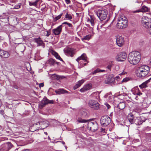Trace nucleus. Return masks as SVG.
<instances>
[{"mask_svg":"<svg viewBox=\"0 0 151 151\" xmlns=\"http://www.w3.org/2000/svg\"><path fill=\"white\" fill-rule=\"evenodd\" d=\"M129 151H134V150H131Z\"/></svg>","mask_w":151,"mask_h":151,"instance_id":"nucleus-64","label":"nucleus"},{"mask_svg":"<svg viewBox=\"0 0 151 151\" xmlns=\"http://www.w3.org/2000/svg\"><path fill=\"white\" fill-rule=\"evenodd\" d=\"M127 55L124 52H121L119 53L116 57V59L118 61H122L124 60L127 58Z\"/></svg>","mask_w":151,"mask_h":151,"instance_id":"nucleus-8","label":"nucleus"},{"mask_svg":"<svg viewBox=\"0 0 151 151\" xmlns=\"http://www.w3.org/2000/svg\"><path fill=\"white\" fill-rule=\"evenodd\" d=\"M91 38V35H88L84 36V37L82 38V40H88L90 39Z\"/></svg>","mask_w":151,"mask_h":151,"instance_id":"nucleus-34","label":"nucleus"},{"mask_svg":"<svg viewBox=\"0 0 151 151\" xmlns=\"http://www.w3.org/2000/svg\"><path fill=\"white\" fill-rule=\"evenodd\" d=\"M55 92L58 94H60L67 92V91L63 89H59L55 91Z\"/></svg>","mask_w":151,"mask_h":151,"instance_id":"nucleus-22","label":"nucleus"},{"mask_svg":"<svg viewBox=\"0 0 151 151\" xmlns=\"http://www.w3.org/2000/svg\"><path fill=\"white\" fill-rule=\"evenodd\" d=\"M88 126L90 129L93 132L96 131L98 128V124L95 121L88 122Z\"/></svg>","mask_w":151,"mask_h":151,"instance_id":"nucleus-7","label":"nucleus"},{"mask_svg":"<svg viewBox=\"0 0 151 151\" xmlns=\"http://www.w3.org/2000/svg\"><path fill=\"white\" fill-rule=\"evenodd\" d=\"M4 111L3 110H0V113L3 114Z\"/></svg>","mask_w":151,"mask_h":151,"instance_id":"nucleus-56","label":"nucleus"},{"mask_svg":"<svg viewBox=\"0 0 151 151\" xmlns=\"http://www.w3.org/2000/svg\"><path fill=\"white\" fill-rule=\"evenodd\" d=\"M14 87L16 89H18V88H19L18 86H17V85H14Z\"/></svg>","mask_w":151,"mask_h":151,"instance_id":"nucleus-48","label":"nucleus"},{"mask_svg":"<svg viewBox=\"0 0 151 151\" xmlns=\"http://www.w3.org/2000/svg\"><path fill=\"white\" fill-rule=\"evenodd\" d=\"M87 57L86 54L83 53L80 57H79L76 60L77 61L78 63H80L81 62L80 61L81 60H83L84 61L87 62V63L88 62L87 61Z\"/></svg>","mask_w":151,"mask_h":151,"instance_id":"nucleus-13","label":"nucleus"},{"mask_svg":"<svg viewBox=\"0 0 151 151\" xmlns=\"http://www.w3.org/2000/svg\"><path fill=\"white\" fill-rule=\"evenodd\" d=\"M68 23L67 22H64L62 24H68Z\"/></svg>","mask_w":151,"mask_h":151,"instance_id":"nucleus-54","label":"nucleus"},{"mask_svg":"<svg viewBox=\"0 0 151 151\" xmlns=\"http://www.w3.org/2000/svg\"><path fill=\"white\" fill-rule=\"evenodd\" d=\"M106 106L107 107V108L108 109H109L110 108V106L109 104H106Z\"/></svg>","mask_w":151,"mask_h":151,"instance_id":"nucleus-49","label":"nucleus"},{"mask_svg":"<svg viewBox=\"0 0 151 151\" xmlns=\"http://www.w3.org/2000/svg\"><path fill=\"white\" fill-rule=\"evenodd\" d=\"M111 93H107L104 96L105 99H106L107 100H109V98L111 96Z\"/></svg>","mask_w":151,"mask_h":151,"instance_id":"nucleus-36","label":"nucleus"},{"mask_svg":"<svg viewBox=\"0 0 151 151\" xmlns=\"http://www.w3.org/2000/svg\"><path fill=\"white\" fill-rule=\"evenodd\" d=\"M126 72H122L119 75H124L126 74Z\"/></svg>","mask_w":151,"mask_h":151,"instance_id":"nucleus-50","label":"nucleus"},{"mask_svg":"<svg viewBox=\"0 0 151 151\" xmlns=\"http://www.w3.org/2000/svg\"><path fill=\"white\" fill-rule=\"evenodd\" d=\"M4 151H8L13 147V145L10 142H7L5 145Z\"/></svg>","mask_w":151,"mask_h":151,"instance_id":"nucleus-24","label":"nucleus"},{"mask_svg":"<svg viewBox=\"0 0 151 151\" xmlns=\"http://www.w3.org/2000/svg\"><path fill=\"white\" fill-rule=\"evenodd\" d=\"M108 20H106V21H105V23H106V22H107V21H108Z\"/></svg>","mask_w":151,"mask_h":151,"instance_id":"nucleus-61","label":"nucleus"},{"mask_svg":"<svg viewBox=\"0 0 151 151\" xmlns=\"http://www.w3.org/2000/svg\"><path fill=\"white\" fill-rule=\"evenodd\" d=\"M0 55L4 58H8L9 56V54L8 52L2 50H0Z\"/></svg>","mask_w":151,"mask_h":151,"instance_id":"nucleus-17","label":"nucleus"},{"mask_svg":"<svg viewBox=\"0 0 151 151\" xmlns=\"http://www.w3.org/2000/svg\"><path fill=\"white\" fill-rule=\"evenodd\" d=\"M100 93V92H96L93 93L91 95L95 97L96 99H98L100 98V96L99 94Z\"/></svg>","mask_w":151,"mask_h":151,"instance_id":"nucleus-26","label":"nucleus"},{"mask_svg":"<svg viewBox=\"0 0 151 151\" xmlns=\"http://www.w3.org/2000/svg\"><path fill=\"white\" fill-rule=\"evenodd\" d=\"M140 0H137L136 2L138 3H140Z\"/></svg>","mask_w":151,"mask_h":151,"instance_id":"nucleus-55","label":"nucleus"},{"mask_svg":"<svg viewBox=\"0 0 151 151\" xmlns=\"http://www.w3.org/2000/svg\"><path fill=\"white\" fill-rule=\"evenodd\" d=\"M46 33H47V34L46 35V36L47 37H48L50 35V32H49L47 31H46Z\"/></svg>","mask_w":151,"mask_h":151,"instance_id":"nucleus-45","label":"nucleus"},{"mask_svg":"<svg viewBox=\"0 0 151 151\" xmlns=\"http://www.w3.org/2000/svg\"><path fill=\"white\" fill-rule=\"evenodd\" d=\"M41 127L42 129H44L48 127V122L46 121L40 122Z\"/></svg>","mask_w":151,"mask_h":151,"instance_id":"nucleus-21","label":"nucleus"},{"mask_svg":"<svg viewBox=\"0 0 151 151\" xmlns=\"http://www.w3.org/2000/svg\"><path fill=\"white\" fill-rule=\"evenodd\" d=\"M135 99L137 100L138 99V96H136V97H135Z\"/></svg>","mask_w":151,"mask_h":151,"instance_id":"nucleus-57","label":"nucleus"},{"mask_svg":"<svg viewBox=\"0 0 151 151\" xmlns=\"http://www.w3.org/2000/svg\"><path fill=\"white\" fill-rule=\"evenodd\" d=\"M105 70H100V72H103Z\"/></svg>","mask_w":151,"mask_h":151,"instance_id":"nucleus-58","label":"nucleus"},{"mask_svg":"<svg viewBox=\"0 0 151 151\" xmlns=\"http://www.w3.org/2000/svg\"><path fill=\"white\" fill-rule=\"evenodd\" d=\"M147 29V31L150 33V34L151 35V25Z\"/></svg>","mask_w":151,"mask_h":151,"instance_id":"nucleus-39","label":"nucleus"},{"mask_svg":"<svg viewBox=\"0 0 151 151\" xmlns=\"http://www.w3.org/2000/svg\"><path fill=\"white\" fill-rule=\"evenodd\" d=\"M29 6H36V4H35V3H34V2H29Z\"/></svg>","mask_w":151,"mask_h":151,"instance_id":"nucleus-40","label":"nucleus"},{"mask_svg":"<svg viewBox=\"0 0 151 151\" xmlns=\"http://www.w3.org/2000/svg\"><path fill=\"white\" fill-rule=\"evenodd\" d=\"M21 5L20 4H19L18 5H16L14 8L15 9H18L20 7Z\"/></svg>","mask_w":151,"mask_h":151,"instance_id":"nucleus-42","label":"nucleus"},{"mask_svg":"<svg viewBox=\"0 0 151 151\" xmlns=\"http://www.w3.org/2000/svg\"><path fill=\"white\" fill-rule=\"evenodd\" d=\"M64 52L66 55L71 57H73L75 54L74 50L70 48L64 49Z\"/></svg>","mask_w":151,"mask_h":151,"instance_id":"nucleus-10","label":"nucleus"},{"mask_svg":"<svg viewBox=\"0 0 151 151\" xmlns=\"http://www.w3.org/2000/svg\"><path fill=\"white\" fill-rule=\"evenodd\" d=\"M38 1H39L38 0H36V1L35 2H34V3H35V4H36V5H37V3L38 2Z\"/></svg>","mask_w":151,"mask_h":151,"instance_id":"nucleus-53","label":"nucleus"},{"mask_svg":"<svg viewBox=\"0 0 151 151\" xmlns=\"http://www.w3.org/2000/svg\"><path fill=\"white\" fill-rule=\"evenodd\" d=\"M96 14L101 21L106 19L107 16L108 12L106 9L101 8L99 9L96 12Z\"/></svg>","mask_w":151,"mask_h":151,"instance_id":"nucleus-4","label":"nucleus"},{"mask_svg":"<svg viewBox=\"0 0 151 151\" xmlns=\"http://www.w3.org/2000/svg\"><path fill=\"white\" fill-rule=\"evenodd\" d=\"M92 87L91 84H88L85 85L83 88L80 89V91L82 92H84L90 89Z\"/></svg>","mask_w":151,"mask_h":151,"instance_id":"nucleus-16","label":"nucleus"},{"mask_svg":"<svg viewBox=\"0 0 151 151\" xmlns=\"http://www.w3.org/2000/svg\"><path fill=\"white\" fill-rule=\"evenodd\" d=\"M111 122V119L107 115L102 117L100 119V123L102 127H105L108 126Z\"/></svg>","mask_w":151,"mask_h":151,"instance_id":"nucleus-6","label":"nucleus"},{"mask_svg":"<svg viewBox=\"0 0 151 151\" xmlns=\"http://www.w3.org/2000/svg\"><path fill=\"white\" fill-rule=\"evenodd\" d=\"M90 107L95 109H98L99 108V104L97 101L94 100H91L88 102Z\"/></svg>","mask_w":151,"mask_h":151,"instance_id":"nucleus-9","label":"nucleus"},{"mask_svg":"<svg viewBox=\"0 0 151 151\" xmlns=\"http://www.w3.org/2000/svg\"><path fill=\"white\" fill-rule=\"evenodd\" d=\"M84 65L85 66V65H86V63H84Z\"/></svg>","mask_w":151,"mask_h":151,"instance_id":"nucleus-62","label":"nucleus"},{"mask_svg":"<svg viewBox=\"0 0 151 151\" xmlns=\"http://www.w3.org/2000/svg\"><path fill=\"white\" fill-rule=\"evenodd\" d=\"M114 81V78L113 77H111L110 76H108L105 82L106 83H109L113 82Z\"/></svg>","mask_w":151,"mask_h":151,"instance_id":"nucleus-25","label":"nucleus"},{"mask_svg":"<svg viewBox=\"0 0 151 151\" xmlns=\"http://www.w3.org/2000/svg\"><path fill=\"white\" fill-rule=\"evenodd\" d=\"M150 68L146 65L139 67L137 70V75L139 77H144L147 75L150 71Z\"/></svg>","mask_w":151,"mask_h":151,"instance_id":"nucleus-2","label":"nucleus"},{"mask_svg":"<svg viewBox=\"0 0 151 151\" xmlns=\"http://www.w3.org/2000/svg\"><path fill=\"white\" fill-rule=\"evenodd\" d=\"M142 151H149L147 150H143Z\"/></svg>","mask_w":151,"mask_h":151,"instance_id":"nucleus-59","label":"nucleus"},{"mask_svg":"<svg viewBox=\"0 0 151 151\" xmlns=\"http://www.w3.org/2000/svg\"><path fill=\"white\" fill-rule=\"evenodd\" d=\"M62 30V25L52 30L53 33L55 35H59L61 32Z\"/></svg>","mask_w":151,"mask_h":151,"instance_id":"nucleus-14","label":"nucleus"},{"mask_svg":"<svg viewBox=\"0 0 151 151\" xmlns=\"http://www.w3.org/2000/svg\"><path fill=\"white\" fill-rule=\"evenodd\" d=\"M68 25L69 27H71L72 26V25L71 24L68 23Z\"/></svg>","mask_w":151,"mask_h":151,"instance_id":"nucleus-52","label":"nucleus"},{"mask_svg":"<svg viewBox=\"0 0 151 151\" xmlns=\"http://www.w3.org/2000/svg\"><path fill=\"white\" fill-rule=\"evenodd\" d=\"M150 79H151V78L145 82L143 83L141 85H139V87H140L141 88H142L145 87L146 86V85L147 84V83L150 81Z\"/></svg>","mask_w":151,"mask_h":151,"instance_id":"nucleus-28","label":"nucleus"},{"mask_svg":"<svg viewBox=\"0 0 151 151\" xmlns=\"http://www.w3.org/2000/svg\"><path fill=\"white\" fill-rule=\"evenodd\" d=\"M33 40L34 41L38 44V45H42L43 44V41L41 39L40 37H39L38 38H35Z\"/></svg>","mask_w":151,"mask_h":151,"instance_id":"nucleus-20","label":"nucleus"},{"mask_svg":"<svg viewBox=\"0 0 151 151\" xmlns=\"http://www.w3.org/2000/svg\"><path fill=\"white\" fill-rule=\"evenodd\" d=\"M47 63L51 65H54L55 64L58 65L59 64V63L55 62L54 60L51 58L48 60Z\"/></svg>","mask_w":151,"mask_h":151,"instance_id":"nucleus-23","label":"nucleus"},{"mask_svg":"<svg viewBox=\"0 0 151 151\" xmlns=\"http://www.w3.org/2000/svg\"><path fill=\"white\" fill-rule=\"evenodd\" d=\"M90 19H89L90 22L91 23V25L92 26H93L94 25V20L95 18L93 16H90Z\"/></svg>","mask_w":151,"mask_h":151,"instance_id":"nucleus-29","label":"nucleus"},{"mask_svg":"<svg viewBox=\"0 0 151 151\" xmlns=\"http://www.w3.org/2000/svg\"><path fill=\"white\" fill-rule=\"evenodd\" d=\"M111 66V65H109L107 67V68L109 70H110Z\"/></svg>","mask_w":151,"mask_h":151,"instance_id":"nucleus-46","label":"nucleus"},{"mask_svg":"<svg viewBox=\"0 0 151 151\" xmlns=\"http://www.w3.org/2000/svg\"><path fill=\"white\" fill-rule=\"evenodd\" d=\"M52 54L53 55H54L55 56V57L57 59H59L61 61H63V60L61 58L60 56L59 55L57 52L54 51L53 52Z\"/></svg>","mask_w":151,"mask_h":151,"instance_id":"nucleus-30","label":"nucleus"},{"mask_svg":"<svg viewBox=\"0 0 151 151\" xmlns=\"http://www.w3.org/2000/svg\"><path fill=\"white\" fill-rule=\"evenodd\" d=\"M116 43L119 47H122L124 43V40L122 36H118L116 38Z\"/></svg>","mask_w":151,"mask_h":151,"instance_id":"nucleus-11","label":"nucleus"},{"mask_svg":"<svg viewBox=\"0 0 151 151\" xmlns=\"http://www.w3.org/2000/svg\"><path fill=\"white\" fill-rule=\"evenodd\" d=\"M62 143L63 144V145H65V143L63 141H62Z\"/></svg>","mask_w":151,"mask_h":151,"instance_id":"nucleus-60","label":"nucleus"},{"mask_svg":"<svg viewBox=\"0 0 151 151\" xmlns=\"http://www.w3.org/2000/svg\"><path fill=\"white\" fill-rule=\"evenodd\" d=\"M141 10L142 12H147L149 11V9L147 6H143L142 7Z\"/></svg>","mask_w":151,"mask_h":151,"instance_id":"nucleus-33","label":"nucleus"},{"mask_svg":"<svg viewBox=\"0 0 151 151\" xmlns=\"http://www.w3.org/2000/svg\"><path fill=\"white\" fill-rule=\"evenodd\" d=\"M65 18H68L69 19H72V17L70 14H68L67 13L65 15Z\"/></svg>","mask_w":151,"mask_h":151,"instance_id":"nucleus-37","label":"nucleus"},{"mask_svg":"<svg viewBox=\"0 0 151 151\" xmlns=\"http://www.w3.org/2000/svg\"><path fill=\"white\" fill-rule=\"evenodd\" d=\"M53 76L55 78L59 80L60 79H63L64 78H65V77L63 76H59L58 75L54 74Z\"/></svg>","mask_w":151,"mask_h":151,"instance_id":"nucleus-35","label":"nucleus"},{"mask_svg":"<svg viewBox=\"0 0 151 151\" xmlns=\"http://www.w3.org/2000/svg\"><path fill=\"white\" fill-rule=\"evenodd\" d=\"M145 120H142V118L140 117H135L134 123L136 125H140L145 122Z\"/></svg>","mask_w":151,"mask_h":151,"instance_id":"nucleus-15","label":"nucleus"},{"mask_svg":"<svg viewBox=\"0 0 151 151\" xmlns=\"http://www.w3.org/2000/svg\"><path fill=\"white\" fill-rule=\"evenodd\" d=\"M128 79L127 78H125L123 79V80L122 81V82H126V81H128Z\"/></svg>","mask_w":151,"mask_h":151,"instance_id":"nucleus-43","label":"nucleus"},{"mask_svg":"<svg viewBox=\"0 0 151 151\" xmlns=\"http://www.w3.org/2000/svg\"><path fill=\"white\" fill-rule=\"evenodd\" d=\"M77 121L79 123H84L87 122L88 120L83 119L81 118H79L77 120Z\"/></svg>","mask_w":151,"mask_h":151,"instance_id":"nucleus-31","label":"nucleus"},{"mask_svg":"<svg viewBox=\"0 0 151 151\" xmlns=\"http://www.w3.org/2000/svg\"><path fill=\"white\" fill-rule=\"evenodd\" d=\"M1 129V126H0V130Z\"/></svg>","mask_w":151,"mask_h":151,"instance_id":"nucleus-63","label":"nucleus"},{"mask_svg":"<svg viewBox=\"0 0 151 151\" xmlns=\"http://www.w3.org/2000/svg\"><path fill=\"white\" fill-rule=\"evenodd\" d=\"M117 107L120 109H123L125 107V104L124 102H120L118 105Z\"/></svg>","mask_w":151,"mask_h":151,"instance_id":"nucleus-27","label":"nucleus"},{"mask_svg":"<svg viewBox=\"0 0 151 151\" xmlns=\"http://www.w3.org/2000/svg\"><path fill=\"white\" fill-rule=\"evenodd\" d=\"M53 100H49L46 97H45L41 101L40 105L42 107L48 104H53Z\"/></svg>","mask_w":151,"mask_h":151,"instance_id":"nucleus-12","label":"nucleus"},{"mask_svg":"<svg viewBox=\"0 0 151 151\" xmlns=\"http://www.w3.org/2000/svg\"><path fill=\"white\" fill-rule=\"evenodd\" d=\"M44 86V84L43 83H40L39 84V86L40 87H43Z\"/></svg>","mask_w":151,"mask_h":151,"instance_id":"nucleus-47","label":"nucleus"},{"mask_svg":"<svg viewBox=\"0 0 151 151\" xmlns=\"http://www.w3.org/2000/svg\"><path fill=\"white\" fill-rule=\"evenodd\" d=\"M127 18L124 15H120L118 18L117 27L120 29L125 28L127 26Z\"/></svg>","mask_w":151,"mask_h":151,"instance_id":"nucleus-3","label":"nucleus"},{"mask_svg":"<svg viewBox=\"0 0 151 151\" xmlns=\"http://www.w3.org/2000/svg\"><path fill=\"white\" fill-rule=\"evenodd\" d=\"M65 1L66 3L67 4H69L71 2V1H70V0H65Z\"/></svg>","mask_w":151,"mask_h":151,"instance_id":"nucleus-44","label":"nucleus"},{"mask_svg":"<svg viewBox=\"0 0 151 151\" xmlns=\"http://www.w3.org/2000/svg\"><path fill=\"white\" fill-rule=\"evenodd\" d=\"M141 58L140 52L134 51L129 53L128 57V60L130 64L135 65L139 62Z\"/></svg>","mask_w":151,"mask_h":151,"instance_id":"nucleus-1","label":"nucleus"},{"mask_svg":"<svg viewBox=\"0 0 151 151\" xmlns=\"http://www.w3.org/2000/svg\"><path fill=\"white\" fill-rule=\"evenodd\" d=\"M100 72V69H97L94 70L91 73L92 74H94L96 73H97Z\"/></svg>","mask_w":151,"mask_h":151,"instance_id":"nucleus-38","label":"nucleus"},{"mask_svg":"<svg viewBox=\"0 0 151 151\" xmlns=\"http://www.w3.org/2000/svg\"><path fill=\"white\" fill-rule=\"evenodd\" d=\"M142 93H140V92H138L137 93V95H139V96H140L141 95H142Z\"/></svg>","mask_w":151,"mask_h":151,"instance_id":"nucleus-51","label":"nucleus"},{"mask_svg":"<svg viewBox=\"0 0 151 151\" xmlns=\"http://www.w3.org/2000/svg\"><path fill=\"white\" fill-rule=\"evenodd\" d=\"M84 81H85L84 79H83L78 81L76 85L73 87V89L75 90L79 88L81 85L84 83Z\"/></svg>","mask_w":151,"mask_h":151,"instance_id":"nucleus-19","label":"nucleus"},{"mask_svg":"<svg viewBox=\"0 0 151 151\" xmlns=\"http://www.w3.org/2000/svg\"><path fill=\"white\" fill-rule=\"evenodd\" d=\"M135 118L132 113L129 114L128 116V120L131 124L134 123Z\"/></svg>","mask_w":151,"mask_h":151,"instance_id":"nucleus-18","label":"nucleus"},{"mask_svg":"<svg viewBox=\"0 0 151 151\" xmlns=\"http://www.w3.org/2000/svg\"><path fill=\"white\" fill-rule=\"evenodd\" d=\"M141 23L142 26L147 29L151 25V19L147 17H143L141 18Z\"/></svg>","mask_w":151,"mask_h":151,"instance_id":"nucleus-5","label":"nucleus"},{"mask_svg":"<svg viewBox=\"0 0 151 151\" xmlns=\"http://www.w3.org/2000/svg\"><path fill=\"white\" fill-rule=\"evenodd\" d=\"M61 17V15H60L58 16H57V17H56L55 18V21H57L59 19L60 17Z\"/></svg>","mask_w":151,"mask_h":151,"instance_id":"nucleus-41","label":"nucleus"},{"mask_svg":"<svg viewBox=\"0 0 151 151\" xmlns=\"http://www.w3.org/2000/svg\"><path fill=\"white\" fill-rule=\"evenodd\" d=\"M40 124V122H39L34 124L33 125L34 127H36L37 129H42Z\"/></svg>","mask_w":151,"mask_h":151,"instance_id":"nucleus-32","label":"nucleus"}]
</instances>
